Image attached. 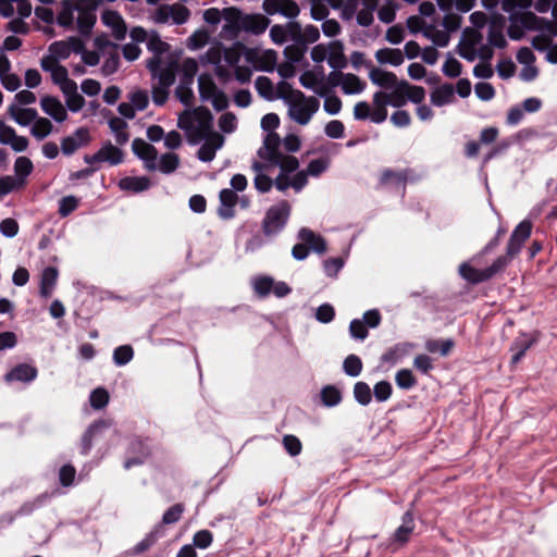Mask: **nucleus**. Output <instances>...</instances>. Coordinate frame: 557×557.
Segmentation results:
<instances>
[{"mask_svg": "<svg viewBox=\"0 0 557 557\" xmlns=\"http://www.w3.org/2000/svg\"><path fill=\"white\" fill-rule=\"evenodd\" d=\"M222 16L228 25L224 26V29H242V23L245 14L236 7L225 8L222 11Z\"/></svg>", "mask_w": 557, "mask_h": 557, "instance_id": "nucleus-31", "label": "nucleus"}, {"mask_svg": "<svg viewBox=\"0 0 557 557\" xmlns=\"http://www.w3.org/2000/svg\"><path fill=\"white\" fill-rule=\"evenodd\" d=\"M34 170L33 162L27 157H18L14 163V172L16 176L23 182Z\"/></svg>", "mask_w": 557, "mask_h": 557, "instance_id": "nucleus-51", "label": "nucleus"}, {"mask_svg": "<svg viewBox=\"0 0 557 557\" xmlns=\"http://www.w3.org/2000/svg\"><path fill=\"white\" fill-rule=\"evenodd\" d=\"M106 428V423L103 421L94 422L88 426V429L84 432L81 440V453L82 455H88L92 447V438L99 433L102 429Z\"/></svg>", "mask_w": 557, "mask_h": 557, "instance_id": "nucleus-28", "label": "nucleus"}, {"mask_svg": "<svg viewBox=\"0 0 557 557\" xmlns=\"http://www.w3.org/2000/svg\"><path fill=\"white\" fill-rule=\"evenodd\" d=\"M91 140L87 127H78L73 135L66 136L61 140V150L65 156H71L79 148L87 146Z\"/></svg>", "mask_w": 557, "mask_h": 557, "instance_id": "nucleus-6", "label": "nucleus"}, {"mask_svg": "<svg viewBox=\"0 0 557 557\" xmlns=\"http://www.w3.org/2000/svg\"><path fill=\"white\" fill-rule=\"evenodd\" d=\"M325 135L330 138L338 139L344 137L345 126L342 121H330L324 127Z\"/></svg>", "mask_w": 557, "mask_h": 557, "instance_id": "nucleus-64", "label": "nucleus"}, {"mask_svg": "<svg viewBox=\"0 0 557 557\" xmlns=\"http://www.w3.org/2000/svg\"><path fill=\"white\" fill-rule=\"evenodd\" d=\"M79 205L78 198L75 196H65L59 200L58 213L60 216L65 218L74 212Z\"/></svg>", "mask_w": 557, "mask_h": 557, "instance_id": "nucleus-52", "label": "nucleus"}, {"mask_svg": "<svg viewBox=\"0 0 557 557\" xmlns=\"http://www.w3.org/2000/svg\"><path fill=\"white\" fill-rule=\"evenodd\" d=\"M487 41L491 47H495L498 49H504L507 47L508 42L503 34L502 26L493 23L490 26L487 34Z\"/></svg>", "mask_w": 557, "mask_h": 557, "instance_id": "nucleus-41", "label": "nucleus"}, {"mask_svg": "<svg viewBox=\"0 0 557 557\" xmlns=\"http://www.w3.org/2000/svg\"><path fill=\"white\" fill-rule=\"evenodd\" d=\"M255 85H256V89H257L258 94L261 97H263L268 100H272L274 98L273 83L269 77H267V76L257 77Z\"/></svg>", "mask_w": 557, "mask_h": 557, "instance_id": "nucleus-54", "label": "nucleus"}, {"mask_svg": "<svg viewBox=\"0 0 557 557\" xmlns=\"http://www.w3.org/2000/svg\"><path fill=\"white\" fill-rule=\"evenodd\" d=\"M147 48L149 51L153 52L154 55H161L166 52L170 48L169 44L161 40L160 36L154 33L147 42Z\"/></svg>", "mask_w": 557, "mask_h": 557, "instance_id": "nucleus-60", "label": "nucleus"}, {"mask_svg": "<svg viewBox=\"0 0 557 557\" xmlns=\"http://www.w3.org/2000/svg\"><path fill=\"white\" fill-rule=\"evenodd\" d=\"M134 357V349L131 345H121L113 350V362L119 366L127 364Z\"/></svg>", "mask_w": 557, "mask_h": 557, "instance_id": "nucleus-47", "label": "nucleus"}, {"mask_svg": "<svg viewBox=\"0 0 557 557\" xmlns=\"http://www.w3.org/2000/svg\"><path fill=\"white\" fill-rule=\"evenodd\" d=\"M42 111L50 115L57 122H63L67 117V112L61 101L53 96H45L40 100Z\"/></svg>", "mask_w": 557, "mask_h": 557, "instance_id": "nucleus-15", "label": "nucleus"}, {"mask_svg": "<svg viewBox=\"0 0 557 557\" xmlns=\"http://www.w3.org/2000/svg\"><path fill=\"white\" fill-rule=\"evenodd\" d=\"M411 347L412 345L409 343L395 344L382 355L381 361L384 363L395 364L409 354Z\"/></svg>", "mask_w": 557, "mask_h": 557, "instance_id": "nucleus-21", "label": "nucleus"}, {"mask_svg": "<svg viewBox=\"0 0 557 557\" xmlns=\"http://www.w3.org/2000/svg\"><path fill=\"white\" fill-rule=\"evenodd\" d=\"M290 215V205L287 200H281L278 203L270 207L262 221V232L264 236L271 237L284 230Z\"/></svg>", "mask_w": 557, "mask_h": 557, "instance_id": "nucleus-2", "label": "nucleus"}, {"mask_svg": "<svg viewBox=\"0 0 557 557\" xmlns=\"http://www.w3.org/2000/svg\"><path fill=\"white\" fill-rule=\"evenodd\" d=\"M347 73H343L342 70L332 71L327 77H324L322 86L314 90L321 97H324L329 94L331 88L337 87L339 85L343 86V82L345 79Z\"/></svg>", "mask_w": 557, "mask_h": 557, "instance_id": "nucleus-26", "label": "nucleus"}, {"mask_svg": "<svg viewBox=\"0 0 557 557\" xmlns=\"http://www.w3.org/2000/svg\"><path fill=\"white\" fill-rule=\"evenodd\" d=\"M455 342L450 338L445 341L438 339H429L425 343V348L429 352L435 354L440 352L442 356H447L450 350L454 348Z\"/></svg>", "mask_w": 557, "mask_h": 557, "instance_id": "nucleus-39", "label": "nucleus"}, {"mask_svg": "<svg viewBox=\"0 0 557 557\" xmlns=\"http://www.w3.org/2000/svg\"><path fill=\"white\" fill-rule=\"evenodd\" d=\"M182 76L180 84L189 85L194 84L195 76L198 72V63L193 58H187L183 61L182 66Z\"/></svg>", "mask_w": 557, "mask_h": 557, "instance_id": "nucleus-34", "label": "nucleus"}, {"mask_svg": "<svg viewBox=\"0 0 557 557\" xmlns=\"http://www.w3.org/2000/svg\"><path fill=\"white\" fill-rule=\"evenodd\" d=\"M58 278V270L52 267L46 268L41 273L40 295L48 298L52 294V289Z\"/></svg>", "mask_w": 557, "mask_h": 557, "instance_id": "nucleus-27", "label": "nucleus"}, {"mask_svg": "<svg viewBox=\"0 0 557 557\" xmlns=\"http://www.w3.org/2000/svg\"><path fill=\"white\" fill-rule=\"evenodd\" d=\"M74 21L73 7L70 0L63 1V8L57 16V22L62 27H71Z\"/></svg>", "mask_w": 557, "mask_h": 557, "instance_id": "nucleus-55", "label": "nucleus"}, {"mask_svg": "<svg viewBox=\"0 0 557 557\" xmlns=\"http://www.w3.org/2000/svg\"><path fill=\"white\" fill-rule=\"evenodd\" d=\"M363 369L362 360L357 355H348L343 362L344 372L352 377L360 375Z\"/></svg>", "mask_w": 557, "mask_h": 557, "instance_id": "nucleus-40", "label": "nucleus"}, {"mask_svg": "<svg viewBox=\"0 0 557 557\" xmlns=\"http://www.w3.org/2000/svg\"><path fill=\"white\" fill-rule=\"evenodd\" d=\"M124 160V152L122 149L115 147L111 144V141H107L102 145V147L94 154H85L84 161L94 165L96 163L107 162L110 165H117L122 163Z\"/></svg>", "mask_w": 557, "mask_h": 557, "instance_id": "nucleus-4", "label": "nucleus"}, {"mask_svg": "<svg viewBox=\"0 0 557 557\" xmlns=\"http://www.w3.org/2000/svg\"><path fill=\"white\" fill-rule=\"evenodd\" d=\"M454 98V87L450 84H443L431 92V102L436 107L445 106L451 102Z\"/></svg>", "mask_w": 557, "mask_h": 557, "instance_id": "nucleus-29", "label": "nucleus"}, {"mask_svg": "<svg viewBox=\"0 0 557 557\" xmlns=\"http://www.w3.org/2000/svg\"><path fill=\"white\" fill-rule=\"evenodd\" d=\"M531 233V221H521L510 235L505 255L496 258L494 262L485 269H476L469 263L463 262L459 267V274L463 280L473 285L491 280L496 274L505 271L512 259L520 252L524 243L530 238Z\"/></svg>", "mask_w": 557, "mask_h": 557, "instance_id": "nucleus-1", "label": "nucleus"}, {"mask_svg": "<svg viewBox=\"0 0 557 557\" xmlns=\"http://www.w3.org/2000/svg\"><path fill=\"white\" fill-rule=\"evenodd\" d=\"M375 58L381 64L398 66L404 62V54L400 49L382 48L375 52Z\"/></svg>", "mask_w": 557, "mask_h": 557, "instance_id": "nucleus-24", "label": "nucleus"}, {"mask_svg": "<svg viewBox=\"0 0 557 557\" xmlns=\"http://www.w3.org/2000/svg\"><path fill=\"white\" fill-rule=\"evenodd\" d=\"M401 86L405 88L407 99L413 103L420 104L425 98V89L422 86L411 85L407 81H401Z\"/></svg>", "mask_w": 557, "mask_h": 557, "instance_id": "nucleus-48", "label": "nucleus"}, {"mask_svg": "<svg viewBox=\"0 0 557 557\" xmlns=\"http://www.w3.org/2000/svg\"><path fill=\"white\" fill-rule=\"evenodd\" d=\"M198 88L203 101L210 100L219 91L212 77L206 73L198 77Z\"/></svg>", "mask_w": 557, "mask_h": 557, "instance_id": "nucleus-32", "label": "nucleus"}, {"mask_svg": "<svg viewBox=\"0 0 557 557\" xmlns=\"http://www.w3.org/2000/svg\"><path fill=\"white\" fill-rule=\"evenodd\" d=\"M195 120L198 122V129L196 131L197 138L190 136V140L196 143L203 138L208 133H211L213 126V115L207 107L200 106L193 111Z\"/></svg>", "mask_w": 557, "mask_h": 557, "instance_id": "nucleus-11", "label": "nucleus"}, {"mask_svg": "<svg viewBox=\"0 0 557 557\" xmlns=\"http://www.w3.org/2000/svg\"><path fill=\"white\" fill-rule=\"evenodd\" d=\"M133 152L146 162V168L149 171H154L157 169L156 160L158 157V151L154 146L146 143L141 138H135L132 143Z\"/></svg>", "mask_w": 557, "mask_h": 557, "instance_id": "nucleus-7", "label": "nucleus"}, {"mask_svg": "<svg viewBox=\"0 0 557 557\" xmlns=\"http://www.w3.org/2000/svg\"><path fill=\"white\" fill-rule=\"evenodd\" d=\"M395 382H396L397 386L401 389H411L418 383L412 371L409 369L398 370L395 375Z\"/></svg>", "mask_w": 557, "mask_h": 557, "instance_id": "nucleus-45", "label": "nucleus"}, {"mask_svg": "<svg viewBox=\"0 0 557 557\" xmlns=\"http://www.w3.org/2000/svg\"><path fill=\"white\" fill-rule=\"evenodd\" d=\"M307 51V47L302 45H289L285 47L283 53L288 62L298 63L304 58L305 52Z\"/></svg>", "mask_w": 557, "mask_h": 557, "instance_id": "nucleus-57", "label": "nucleus"}, {"mask_svg": "<svg viewBox=\"0 0 557 557\" xmlns=\"http://www.w3.org/2000/svg\"><path fill=\"white\" fill-rule=\"evenodd\" d=\"M221 208H219L218 213L223 219H231L234 216L233 208L236 206L238 201L237 194L230 188H224L220 191L219 195Z\"/></svg>", "mask_w": 557, "mask_h": 557, "instance_id": "nucleus-16", "label": "nucleus"}, {"mask_svg": "<svg viewBox=\"0 0 557 557\" xmlns=\"http://www.w3.org/2000/svg\"><path fill=\"white\" fill-rule=\"evenodd\" d=\"M539 336L540 332H534L530 338L527 334H522L512 342L510 347V350L513 351L511 364H517L524 357L525 352L537 342Z\"/></svg>", "mask_w": 557, "mask_h": 557, "instance_id": "nucleus-13", "label": "nucleus"}, {"mask_svg": "<svg viewBox=\"0 0 557 557\" xmlns=\"http://www.w3.org/2000/svg\"><path fill=\"white\" fill-rule=\"evenodd\" d=\"M289 116L300 125H306L318 111L320 102L314 97H306L302 101L289 103Z\"/></svg>", "mask_w": 557, "mask_h": 557, "instance_id": "nucleus-5", "label": "nucleus"}, {"mask_svg": "<svg viewBox=\"0 0 557 557\" xmlns=\"http://www.w3.org/2000/svg\"><path fill=\"white\" fill-rule=\"evenodd\" d=\"M52 131V123L50 120L46 117H36L34 120V125L30 129L32 135L37 139H44L47 137Z\"/></svg>", "mask_w": 557, "mask_h": 557, "instance_id": "nucleus-46", "label": "nucleus"}, {"mask_svg": "<svg viewBox=\"0 0 557 557\" xmlns=\"http://www.w3.org/2000/svg\"><path fill=\"white\" fill-rule=\"evenodd\" d=\"M330 54L327 63L333 70H343L348 65V60L344 54V45L339 40H334L330 44Z\"/></svg>", "mask_w": 557, "mask_h": 557, "instance_id": "nucleus-18", "label": "nucleus"}, {"mask_svg": "<svg viewBox=\"0 0 557 557\" xmlns=\"http://www.w3.org/2000/svg\"><path fill=\"white\" fill-rule=\"evenodd\" d=\"M298 237L307 244L309 250L312 249L317 253H324L327 250L326 242L321 236L315 234L313 231L302 227L298 233Z\"/></svg>", "mask_w": 557, "mask_h": 557, "instance_id": "nucleus-19", "label": "nucleus"}, {"mask_svg": "<svg viewBox=\"0 0 557 557\" xmlns=\"http://www.w3.org/2000/svg\"><path fill=\"white\" fill-rule=\"evenodd\" d=\"M369 78L374 85L384 89H392L400 82L398 81L395 73L383 71L377 67L371 69L369 73Z\"/></svg>", "mask_w": 557, "mask_h": 557, "instance_id": "nucleus-17", "label": "nucleus"}, {"mask_svg": "<svg viewBox=\"0 0 557 557\" xmlns=\"http://www.w3.org/2000/svg\"><path fill=\"white\" fill-rule=\"evenodd\" d=\"M109 393L103 387L94 389L90 394L89 401L94 409H102L109 403Z\"/></svg>", "mask_w": 557, "mask_h": 557, "instance_id": "nucleus-53", "label": "nucleus"}, {"mask_svg": "<svg viewBox=\"0 0 557 557\" xmlns=\"http://www.w3.org/2000/svg\"><path fill=\"white\" fill-rule=\"evenodd\" d=\"M463 35L469 36L470 39L460 48L459 54L468 61H473L475 59L474 46L481 41L482 35L480 32L470 27L463 30Z\"/></svg>", "mask_w": 557, "mask_h": 557, "instance_id": "nucleus-22", "label": "nucleus"}, {"mask_svg": "<svg viewBox=\"0 0 557 557\" xmlns=\"http://www.w3.org/2000/svg\"><path fill=\"white\" fill-rule=\"evenodd\" d=\"M277 61L276 51L269 49L265 50L262 55L259 58V64L256 65V69L264 72H272L275 69Z\"/></svg>", "mask_w": 557, "mask_h": 557, "instance_id": "nucleus-49", "label": "nucleus"}, {"mask_svg": "<svg viewBox=\"0 0 557 557\" xmlns=\"http://www.w3.org/2000/svg\"><path fill=\"white\" fill-rule=\"evenodd\" d=\"M393 393L392 384L388 381H380L374 385L373 395L379 403L386 401Z\"/></svg>", "mask_w": 557, "mask_h": 557, "instance_id": "nucleus-58", "label": "nucleus"}, {"mask_svg": "<svg viewBox=\"0 0 557 557\" xmlns=\"http://www.w3.org/2000/svg\"><path fill=\"white\" fill-rule=\"evenodd\" d=\"M178 65L176 62L170 63L166 67H163L156 77L159 79V86L171 87L175 83L176 70Z\"/></svg>", "mask_w": 557, "mask_h": 557, "instance_id": "nucleus-43", "label": "nucleus"}, {"mask_svg": "<svg viewBox=\"0 0 557 557\" xmlns=\"http://www.w3.org/2000/svg\"><path fill=\"white\" fill-rule=\"evenodd\" d=\"M408 178V170L394 171L392 169H385L382 171L379 182L382 186L386 185H405Z\"/></svg>", "mask_w": 557, "mask_h": 557, "instance_id": "nucleus-25", "label": "nucleus"}, {"mask_svg": "<svg viewBox=\"0 0 557 557\" xmlns=\"http://www.w3.org/2000/svg\"><path fill=\"white\" fill-rule=\"evenodd\" d=\"M511 24L508 27V36L512 40H520L524 33L523 27L528 29L535 28L539 17L531 11L513 12L510 14Z\"/></svg>", "mask_w": 557, "mask_h": 557, "instance_id": "nucleus-3", "label": "nucleus"}, {"mask_svg": "<svg viewBox=\"0 0 557 557\" xmlns=\"http://www.w3.org/2000/svg\"><path fill=\"white\" fill-rule=\"evenodd\" d=\"M319 74H320V78L315 75V73L313 71H305L300 77H299V83L301 84L302 87L307 88V89H313L315 90V85H321L322 86V83L324 81V73H323V67L322 66H319Z\"/></svg>", "mask_w": 557, "mask_h": 557, "instance_id": "nucleus-44", "label": "nucleus"}, {"mask_svg": "<svg viewBox=\"0 0 557 557\" xmlns=\"http://www.w3.org/2000/svg\"><path fill=\"white\" fill-rule=\"evenodd\" d=\"M277 97L287 101L288 103L302 101L306 99V96L301 90L294 89L289 83L284 81L277 84Z\"/></svg>", "mask_w": 557, "mask_h": 557, "instance_id": "nucleus-30", "label": "nucleus"}, {"mask_svg": "<svg viewBox=\"0 0 557 557\" xmlns=\"http://www.w3.org/2000/svg\"><path fill=\"white\" fill-rule=\"evenodd\" d=\"M97 22V16L92 12L79 11L77 17V27L78 32L84 37H89L91 35L92 27Z\"/></svg>", "mask_w": 557, "mask_h": 557, "instance_id": "nucleus-33", "label": "nucleus"}, {"mask_svg": "<svg viewBox=\"0 0 557 557\" xmlns=\"http://www.w3.org/2000/svg\"><path fill=\"white\" fill-rule=\"evenodd\" d=\"M185 507L183 504H175L171 506L162 516L163 524H173L180 521Z\"/></svg>", "mask_w": 557, "mask_h": 557, "instance_id": "nucleus-59", "label": "nucleus"}, {"mask_svg": "<svg viewBox=\"0 0 557 557\" xmlns=\"http://www.w3.org/2000/svg\"><path fill=\"white\" fill-rule=\"evenodd\" d=\"M180 166V157L174 152H166L161 156L159 171L163 174H171Z\"/></svg>", "mask_w": 557, "mask_h": 557, "instance_id": "nucleus-38", "label": "nucleus"}, {"mask_svg": "<svg viewBox=\"0 0 557 557\" xmlns=\"http://www.w3.org/2000/svg\"><path fill=\"white\" fill-rule=\"evenodd\" d=\"M352 393L356 401L361 406H368L372 400V391L363 381L355 383Z\"/></svg>", "mask_w": 557, "mask_h": 557, "instance_id": "nucleus-36", "label": "nucleus"}, {"mask_svg": "<svg viewBox=\"0 0 557 557\" xmlns=\"http://www.w3.org/2000/svg\"><path fill=\"white\" fill-rule=\"evenodd\" d=\"M272 165H278L281 168V172L288 174L293 173L299 168V161L294 156H285L283 153L275 160L270 162Z\"/></svg>", "mask_w": 557, "mask_h": 557, "instance_id": "nucleus-42", "label": "nucleus"}, {"mask_svg": "<svg viewBox=\"0 0 557 557\" xmlns=\"http://www.w3.org/2000/svg\"><path fill=\"white\" fill-rule=\"evenodd\" d=\"M281 137L276 132H270L263 139V146L258 149V157L271 162L280 157Z\"/></svg>", "mask_w": 557, "mask_h": 557, "instance_id": "nucleus-10", "label": "nucleus"}, {"mask_svg": "<svg viewBox=\"0 0 557 557\" xmlns=\"http://www.w3.org/2000/svg\"><path fill=\"white\" fill-rule=\"evenodd\" d=\"M282 443H283L285 450L292 457H296V456L300 455V453L302 450V444L297 436H295L293 434L284 435Z\"/></svg>", "mask_w": 557, "mask_h": 557, "instance_id": "nucleus-56", "label": "nucleus"}, {"mask_svg": "<svg viewBox=\"0 0 557 557\" xmlns=\"http://www.w3.org/2000/svg\"><path fill=\"white\" fill-rule=\"evenodd\" d=\"M129 101L135 110L143 111L149 104V97L147 91L138 89L129 95Z\"/></svg>", "mask_w": 557, "mask_h": 557, "instance_id": "nucleus-62", "label": "nucleus"}, {"mask_svg": "<svg viewBox=\"0 0 557 557\" xmlns=\"http://www.w3.org/2000/svg\"><path fill=\"white\" fill-rule=\"evenodd\" d=\"M122 190L141 193L150 188L151 181L147 176H126L119 182Z\"/></svg>", "mask_w": 557, "mask_h": 557, "instance_id": "nucleus-20", "label": "nucleus"}, {"mask_svg": "<svg viewBox=\"0 0 557 557\" xmlns=\"http://www.w3.org/2000/svg\"><path fill=\"white\" fill-rule=\"evenodd\" d=\"M416 529L413 513L408 510L401 517V524L395 530L392 535V544L404 546L408 543L411 534Z\"/></svg>", "mask_w": 557, "mask_h": 557, "instance_id": "nucleus-8", "label": "nucleus"}, {"mask_svg": "<svg viewBox=\"0 0 557 557\" xmlns=\"http://www.w3.org/2000/svg\"><path fill=\"white\" fill-rule=\"evenodd\" d=\"M270 22L271 21L267 16L260 13L245 14L240 30L258 36L267 30Z\"/></svg>", "mask_w": 557, "mask_h": 557, "instance_id": "nucleus-14", "label": "nucleus"}, {"mask_svg": "<svg viewBox=\"0 0 557 557\" xmlns=\"http://www.w3.org/2000/svg\"><path fill=\"white\" fill-rule=\"evenodd\" d=\"M50 53L58 60H65L70 57V48L66 40L54 41L49 46Z\"/></svg>", "mask_w": 557, "mask_h": 557, "instance_id": "nucleus-61", "label": "nucleus"}, {"mask_svg": "<svg viewBox=\"0 0 557 557\" xmlns=\"http://www.w3.org/2000/svg\"><path fill=\"white\" fill-rule=\"evenodd\" d=\"M128 453L133 456L126 458L124 461V468L126 470L134 466L143 465L150 455V449L144 441L136 438L129 443Z\"/></svg>", "mask_w": 557, "mask_h": 557, "instance_id": "nucleus-9", "label": "nucleus"}, {"mask_svg": "<svg viewBox=\"0 0 557 557\" xmlns=\"http://www.w3.org/2000/svg\"><path fill=\"white\" fill-rule=\"evenodd\" d=\"M10 116L20 125L26 126L37 117V111L32 108H18L11 104L8 109Z\"/></svg>", "mask_w": 557, "mask_h": 557, "instance_id": "nucleus-23", "label": "nucleus"}, {"mask_svg": "<svg viewBox=\"0 0 557 557\" xmlns=\"http://www.w3.org/2000/svg\"><path fill=\"white\" fill-rule=\"evenodd\" d=\"M366 83H363L357 75L347 73L343 82L342 89L346 95L360 94L363 91Z\"/></svg>", "mask_w": 557, "mask_h": 557, "instance_id": "nucleus-37", "label": "nucleus"}, {"mask_svg": "<svg viewBox=\"0 0 557 557\" xmlns=\"http://www.w3.org/2000/svg\"><path fill=\"white\" fill-rule=\"evenodd\" d=\"M387 96L389 98V106L394 108H401L406 106L408 101L405 88L401 86V81L394 86L393 91L387 94Z\"/></svg>", "mask_w": 557, "mask_h": 557, "instance_id": "nucleus-50", "label": "nucleus"}, {"mask_svg": "<svg viewBox=\"0 0 557 557\" xmlns=\"http://www.w3.org/2000/svg\"><path fill=\"white\" fill-rule=\"evenodd\" d=\"M170 8H172L171 17L175 24L181 25L188 21L190 16V11L188 8L182 4H173L170 5Z\"/></svg>", "mask_w": 557, "mask_h": 557, "instance_id": "nucleus-63", "label": "nucleus"}, {"mask_svg": "<svg viewBox=\"0 0 557 557\" xmlns=\"http://www.w3.org/2000/svg\"><path fill=\"white\" fill-rule=\"evenodd\" d=\"M38 375V369L29 363H18L13 367L5 375V382L13 381L29 383L33 382Z\"/></svg>", "mask_w": 557, "mask_h": 557, "instance_id": "nucleus-12", "label": "nucleus"}, {"mask_svg": "<svg viewBox=\"0 0 557 557\" xmlns=\"http://www.w3.org/2000/svg\"><path fill=\"white\" fill-rule=\"evenodd\" d=\"M321 400L326 407L337 406L342 399V392L334 385H325L320 392Z\"/></svg>", "mask_w": 557, "mask_h": 557, "instance_id": "nucleus-35", "label": "nucleus"}]
</instances>
